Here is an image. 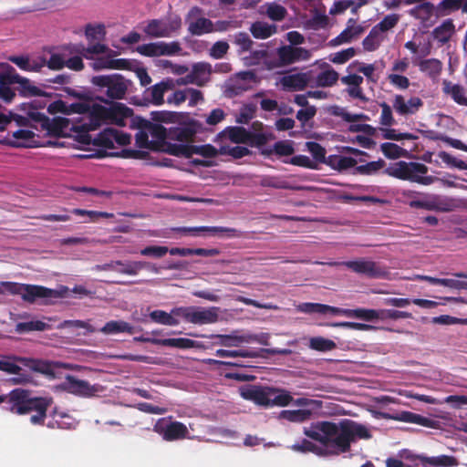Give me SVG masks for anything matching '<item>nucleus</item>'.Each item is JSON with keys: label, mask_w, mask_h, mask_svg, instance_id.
<instances>
[{"label": "nucleus", "mask_w": 467, "mask_h": 467, "mask_svg": "<svg viewBox=\"0 0 467 467\" xmlns=\"http://www.w3.org/2000/svg\"><path fill=\"white\" fill-rule=\"evenodd\" d=\"M93 100H79L78 102L67 104V102L59 100L57 101L55 105L59 111L67 115L72 113L85 114L90 109V103Z\"/></svg>", "instance_id": "33"}, {"label": "nucleus", "mask_w": 467, "mask_h": 467, "mask_svg": "<svg viewBox=\"0 0 467 467\" xmlns=\"http://www.w3.org/2000/svg\"><path fill=\"white\" fill-rule=\"evenodd\" d=\"M191 71L196 80V86L203 87L210 81L212 66L207 62H198L192 65Z\"/></svg>", "instance_id": "36"}, {"label": "nucleus", "mask_w": 467, "mask_h": 467, "mask_svg": "<svg viewBox=\"0 0 467 467\" xmlns=\"http://www.w3.org/2000/svg\"><path fill=\"white\" fill-rule=\"evenodd\" d=\"M188 30L192 36H202L203 34L211 33L214 29L213 24L210 19L200 17L189 25Z\"/></svg>", "instance_id": "46"}, {"label": "nucleus", "mask_w": 467, "mask_h": 467, "mask_svg": "<svg viewBox=\"0 0 467 467\" xmlns=\"http://www.w3.org/2000/svg\"><path fill=\"white\" fill-rule=\"evenodd\" d=\"M70 213L75 215H78V216H88L89 222H93V223L98 222L101 218L109 219V218L114 217V214L110 213L99 212V211H88V210H84V209H79V208L73 209Z\"/></svg>", "instance_id": "55"}, {"label": "nucleus", "mask_w": 467, "mask_h": 467, "mask_svg": "<svg viewBox=\"0 0 467 467\" xmlns=\"http://www.w3.org/2000/svg\"><path fill=\"white\" fill-rule=\"evenodd\" d=\"M455 278H462L464 280H458L454 278H444L443 286L454 290H467V273L456 272L451 274Z\"/></svg>", "instance_id": "52"}, {"label": "nucleus", "mask_w": 467, "mask_h": 467, "mask_svg": "<svg viewBox=\"0 0 467 467\" xmlns=\"http://www.w3.org/2000/svg\"><path fill=\"white\" fill-rule=\"evenodd\" d=\"M362 31L361 26H348L333 41L336 44L349 43L354 37L359 36Z\"/></svg>", "instance_id": "59"}, {"label": "nucleus", "mask_w": 467, "mask_h": 467, "mask_svg": "<svg viewBox=\"0 0 467 467\" xmlns=\"http://www.w3.org/2000/svg\"><path fill=\"white\" fill-rule=\"evenodd\" d=\"M65 49L68 50L69 54H80L86 58H91L90 55L104 54L108 51L109 47L104 44L96 43L88 47L82 44L69 45L65 47Z\"/></svg>", "instance_id": "28"}, {"label": "nucleus", "mask_w": 467, "mask_h": 467, "mask_svg": "<svg viewBox=\"0 0 467 467\" xmlns=\"http://www.w3.org/2000/svg\"><path fill=\"white\" fill-rule=\"evenodd\" d=\"M22 364L31 371L54 378L56 369L67 368L68 365L58 361H48L40 358H22L15 355L4 356L0 359V370L7 374L17 375L16 383H26L30 381V376L24 374L23 368L18 365Z\"/></svg>", "instance_id": "3"}, {"label": "nucleus", "mask_w": 467, "mask_h": 467, "mask_svg": "<svg viewBox=\"0 0 467 467\" xmlns=\"http://www.w3.org/2000/svg\"><path fill=\"white\" fill-rule=\"evenodd\" d=\"M150 318L161 325L165 326H177L179 325V320L172 317L171 312L167 313L164 310H154L150 313Z\"/></svg>", "instance_id": "51"}, {"label": "nucleus", "mask_w": 467, "mask_h": 467, "mask_svg": "<svg viewBox=\"0 0 467 467\" xmlns=\"http://www.w3.org/2000/svg\"><path fill=\"white\" fill-rule=\"evenodd\" d=\"M135 143L137 147L140 149H148L154 151H157L159 150L160 144L158 142L150 140L149 132L141 128L140 130L135 136Z\"/></svg>", "instance_id": "54"}, {"label": "nucleus", "mask_w": 467, "mask_h": 467, "mask_svg": "<svg viewBox=\"0 0 467 467\" xmlns=\"http://www.w3.org/2000/svg\"><path fill=\"white\" fill-rule=\"evenodd\" d=\"M174 88V82L171 79H166L161 81L153 85L152 87L147 88L144 92V96L148 99L153 105L160 106L164 103V93L168 90H171Z\"/></svg>", "instance_id": "18"}, {"label": "nucleus", "mask_w": 467, "mask_h": 467, "mask_svg": "<svg viewBox=\"0 0 467 467\" xmlns=\"http://www.w3.org/2000/svg\"><path fill=\"white\" fill-rule=\"evenodd\" d=\"M250 31L255 38L265 39L276 32V26L258 21L252 24Z\"/></svg>", "instance_id": "48"}, {"label": "nucleus", "mask_w": 467, "mask_h": 467, "mask_svg": "<svg viewBox=\"0 0 467 467\" xmlns=\"http://www.w3.org/2000/svg\"><path fill=\"white\" fill-rule=\"evenodd\" d=\"M454 32L455 26L452 19L449 18L433 29L432 36L442 46L450 41Z\"/></svg>", "instance_id": "34"}, {"label": "nucleus", "mask_w": 467, "mask_h": 467, "mask_svg": "<svg viewBox=\"0 0 467 467\" xmlns=\"http://www.w3.org/2000/svg\"><path fill=\"white\" fill-rule=\"evenodd\" d=\"M385 418L401 422L414 423L423 427H431L433 424V420L430 418L405 410L397 412L393 415H386Z\"/></svg>", "instance_id": "26"}, {"label": "nucleus", "mask_w": 467, "mask_h": 467, "mask_svg": "<svg viewBox=\"0 0 467 467\" xmlns=\"http://www.w3.org/2000/svg\"><path fill=\"white\" fill-rule=\"evenodd\" d=\"M133 115V110L119 102H112L109 107V122L119 127L126 125V119Z\"/></svg>", "instance_id": "23"}, {"label": "nucleus", "mask_w": 467, "mask_h": 467, "mask_svg": "<svg viewBox=\"0 0 467 467\" xmlns=\"http://www.w3.org/2000/svg\"><path fill=\"white\" fill-rule=\"evenodd\" d=\"M428 171L429 167L423 163L399 161L387 167L383 171V173L401 181H408L427 186L438 180L437 177L426 175Z\"/></svg>", "instance_id": "5"}, {"label": "nucleus", "mask_w": 467, "mask_h": 467, "mask_svg": "<svg viewBox=\"0 0 467 467\" xmlns=\"http://www.w3.org/2000/svg\"><path fill=\"white\" fill-rule=\"evenodd\" d=\"M157 151L165 152L175 157L190 158V144H178L167 141L159 144Z\"/></svg>", "instance_id": "39"}, {"label": "nucleus", "mask_w": 467, "mask_h": 467, "mask_svg": "<svg viewBox=\"0 0 467 467\" xmlns=\"http://www.w3.org/2000/svg\"><path fill=\"white\" fill-rule=\"evenodd\" d=\"M304 434L318 441L323 447L304 439L290 448L295 451L313 452L318 456L339 455L348 452L351 444L358 439L371 438V433L365 425L348 419L341 420L337 423L328 420L314 422L310 428H304Z\"/></svg>", "instance_id": "1"}, {"label": "nucleus", "mask_w": 467, "mask_h": 467, "mask_svg": "<svg viewBox=\"0 0 467 467\" xmlns=\"http://www.w3.org/2000/svg\"><path fill=\"white\" fill-rule=\"evenodd\" d=\"M89 115V123L84 124L88 130H95L103 122L109 121V108L100 104L90 103V109L88 111Z\"/></svg>", "instance_id": "19"}, {"label": "nucleus", "mask_w": 467, "mask_h": 467, "mask_svg": "<svg viewBox=\"0 0 467 467\" xmlns=\"http://www.w3.org/2000/svg\"><path fill=\"white\" fill-rule=\"evenodd\" d=\"M240 394L244 400L264 407H285L293 401L289 391L272 387L247 385L240 388Z\"/></svg>", "instance_id": "4"}, {"label": "nucleus", "mask_w": 467, "mask_h": 467, "mask_svg": "<svg viewBox=\"0 0 467 467\" xmlns=\"http://www.w3.org/2000/svg\"><path fill=\"white\" fill-rule=\"evenodd\" d=\"M386 166V161L382 159L367 162L366 164L355 166V173L361 175H374Z\"/></svg>", "instance_id": "50"}, {"label": "nucleus", "mask_w": 467, "mask_h": 467, "mask_svg": "<svg viewBox=\"0 0 467 467\" xmlns=\"http://www.w3.org/2000/svg\"><path fill=\"white\" fill-rule=\"evenodd\" d=\"M380 150L384 156L390 160H396L406 154V150L392 142H384L380 145Z\"/></svg>", "instance_id": "53"}, {"label": "nucleus", "mask_w": 467, "mask_h": 467, "mask_svg": "<svg viewBox=\"0 0 467 467\" xmlns=\"http://www.w3.org/2000/svg\"><path fill=\"white\" fill-rule=\"evenodd\" d=\"M12 84H14V82L10 69L5 67V70H2L0 76V99L7 103L11 102L16 96L15 90L10 88Z\"/></svg>", "instance_id": "35"}, {"label": "nucleus", "mask_w": 467, "mask_h": 467, "mask_svg": "<svg viewBox=\"0 0 467 467\" xmlns=\"http://www.w3.org/2000/svg\"><path fill=\"white\" fill-rule=\"evenodd\" d=\"M22 109L25 111L30 119V128L43 130L45 125L47 124V116L42 112H39L36 108L33 107L32 104H23Z\"/></svg>", "instance_id": "30"}, {"label": "nucleus", "mask_w": 467, "mask_h": 467, "mask_svg": "<svg viewBox=\"0 0 467 467\" xmlns=\"http://www.w3.org/2000/svg\"><path fill=\"white\" fill-rule=\"evenodd\" d=\"M378 320L412 318L411 313L395 309H378Z\"/></svg>", "instance_id": "61"}, {"label": "nucleus", "mask_w": 467, "mask_h": 467, "mask_svg": "<svg viewBox=\"0 0 467 467\" xmlns=\"http://www.w3.org/2000/svg\"><path fill=\"white\" fill-rule=\"evenodd\" d=\"M140 127L146 130L152 137V141L158 143H165L168 139V130L160 123H152L150 120L143 119L140 121Z\"/></svg>", "instance_id": "31"}, {"label": "nucleus", "mask_w": 467, "mask_h": 467, "mask_svg": "<svg viewBox=\"0 0 467 467\" xmlns=\"http://www.w3.org/2000/svg\"><path fill=\"white\" fill-rule=\"evenodd\" d=\"M156 343H159V346L171 347L181 349L200 348L202 346L200 342L186 337L161 338V340H156Z\"/></svg>", "instance_id": "41"}, {"label": "nucleus", "mask_w": 467, "mask_h": 467, "mask_svg": "<svg viewBox=\"0 0 467 467\" xmlns=\"http://www.w3.org/2000/svg\"><path fill=\"white\" fill-rule=\"evenodd\" d=\"M56 296H57V292L54 289L42 285L25 284L21 297L24 301L32 304L40 298H51Z\"/></svg>", "instance_id": "17"}, {"label": "nucleus", "mask_w": 467, "mask_h": 467, "mask_svg": "<svg viewBox=\"0 0 467 467\" xmlns=\"http://www.w3.org/2000/svg\"><path fill=\"white\" fill-rule=\"evenodd\" d=\"M378 310L367 308L349 309L348 318H358L367 322L378 320Z\"/></svg>", "instance_id": "57"}, {"label": "nucleus", "mask_w": 467, "mask_h": 467, "mask_svg": "<svg viewBox=\"0 0 467 467\" xmlns=\"http://www.w3.org/2000/svg\"><path fill=\"white\" fill-rule=\"evenodd\" d=\"M196 121H192L189 125L175 126L168 130V139L171 140H178L180 142L190 143L192 142L197 132L193 126Z\"/></svg>", "instance_id": "22"}, {"label": "nucleus", "mask_w": 467, "mask_h": 467, "mask_svg": "<svg viewBox=\"0 0 467 467\" xmlns=\"http://www.w3.org/2000/svg\"><path fill=\"white\" fill-rule=\"evenodd\" d=\"M57 389L85 398L95 396L101 390V387L99 385H91L88 381L79 379L72 375H67L64 380L57 386Z\"/></svg>", "instance_id": "9"}, {"label": "nucleus", "mask_w": 467, "mask_h": 467, "mask_svg": "<svg viewBox=\"0 0 467 467\" xmlns=\"http://www.w3.org/2000/svg\"><path fill=\"white\" fill-rule=\"evenodd\" d=\"M118 266H119V268H117V272L129 275H136L142 269H147L156 274L159 273V268L156 265L146 261H121V265H118Z\"/></svg>", "instance_id": "24"}, {"label": "nucleus", "mask_w": 467, "mask_h": 467, "mask_svg": "<svg viewBox=\"0 0 467 467\" xmlns=\"http://www.w3.org/2000/svg\"><path fill=\"white\" fill-rule=\"evenodd\" d=\"M338 73L332 67H328L317 74L315 82L310 87H332L338 80Z\"/></svg>", "instance_id": "42"}, {"label": "nucleus", "mask_w": 467, "mask_h": 467, "mask_svg": "<svg viewBox=\"0 0 467 467\" xmlns=\"http://www.w3.org/2000/svg\"><path fill=\"white\" fill-rule=\"evenodd\" d=\"M182 26V19L178 16H170L165 19H151L144 27L143 32L154 38L170 37Z\"/></svg>", "instance_id": "7"}, {"label": "nucleus", "mask_w": 467, "mask_h": 467, "mask_svg": "<svg viewBox=\"0 0 467 467\" xmlns=\"http://www.w3.org/2000/svg\"><path fill=\"white\" fill-rule=\"evenodd\" d=\"M256 80L257 76L252 70L238 72L234 77L230 89L233 90L235 95H238L249 89L251 88L250 83H255Z\"/></svg>", "instance_id": "25"}, {"label": "nucleus", "mask_w": 467, "mask_h": 467, "mask_svg": "<svg viewBox=\"0 0 467 467\" xmlns=\"http://www.w3.org/2000/svg\"><path fill=\"white\" fill-rule=\"evenodd\" d=\"M173 230L182 235L191 236L218 235L229 238L242 236V233L237 229L223 226L177 227Z\"/></svg>", "instance_id": "12"}, {"label": "nucleus", "mask_w": 467, "mask_h": 467, "mask_svg": "<svg viewBox=\"0 0 467 467\" xmlns=\"http://www.w3.org/2000/svg\"><path fill=\"white\" fill-rule=\"evenodd\" d=\"M219 319V307L211 306L209 308L192 307L191 323L196 325H205L216 323Z\"/></svg>", "instance_id": "21"}, {"label": "nucleus", "mask_w": 467, "mask_h": 467, "mask_svg": "<svg viewBox=\"0 0 467 467\" xmlns=\"http://www.w3.org/2000/svg\"><path fill=\"white\" fill-rule=\"evenodd\" d=\"M223 133H225L229 140L234 143H246L251 140L253 137L256 138L258 144H263L265 141L264 135H254L245 128L239 126L228 127L223 130Z\"/></svg>", "instance_id": "20"}, {"label": "nucleus", "mask_w": 467, "mask_h": 467, "mask_svg": "<svg viewBox=\"0 0 467 467\" xmlns=\"http://www.w3.org/2000/svg\"><path fill=\"white\" fill-rule=\"evenodd\" d=\"M423 105V100L420 98L413 96L406 99L401 94H396L392 101L395 112L404 117L415 115Z\"/></svg>", "instance_id": "14"}, {"label": "nucleus", "mask_w": 467, "mask_h": 467, "mask_svg": "<svg viewBox=\"0 0 467 467\" xmlns=\"http://www.w3.org/2000/svg\"><path fill=\"white\" fill-rule=\"evenodd\" d=\"M3 409L16 414L26 415L34 412L30 422L34 425H43L47 411L52 404L51 398L32 397L29 390L15 389L5 395Z\"/></svg>", "instance_id": "2"}, {"label": "nucleus", "mask_w": 467, "mask_h": 467, "mask_svg": "<svg viewBox=\"0 0 467 467\" xmlns=\"http://www.w3.org/2000/svg\"><path fill=\"white\" fill-rule=\"evenodd\" d=\"M171 419V417L159 419L153 426V431L166 441L185 439L189 434L186 425L181 421H172Z\"/></svg>", "instance_id": "8"}, {"label": "nucleus", "mask_w": 467, "mask_h": 467, "mask_svg": "<svg viewBox=\"0 0 467 467\" xmlns=\"http://www.w3.org/2000/svg\"><path fill=\"white\" fill-rule=\"evenodd\" d=\"M309 82L310 79L308 76L305 73H297L285 76L282 79V84L284 85V87L295 90L305 89L307 86H310Z\"/></svg>", "instance_id": "38"}, {"label": "nucleus", "mask_w": 467, "mask_h": 467, "mask_svg": "<svg viewBox=\"0 0 467 467\" xmlns=\"http://www.w3.org/2000/svg\"><path fill=\"white\" fill-rule=\"evenodd\" d=\"M420 70L431 78H436L442 69V63L437 58L420 60L418 63Z\"/></svg>", "instance_id": "47"}, {"label": "nucleus", "mask_w": 467, "mask_h": 467, "mask_svg": "<svg viewBox=\"0 0 467 467\" xmlns=\"http://www.w3.org/2000/svg\"><path fill=\"white\" fill-rule=\"evenodd\" d=\"M193 154H198L204 158H214L217 156L218 150L211 144L190 145V158Z\"/></svg>", "instance_id": "62"}, {"label": "nucleus", "mask_w": 467, "mask_h": 467, "mask_svg": "<svg viewBox=\"0 0 467 467\" xmlns=\"http://www.w3.org/2000/svg\"><path fill=\"white\" fill-rule=\"evenodd\" d=\"M418 459L423 465L430 464L431 466H442V467H456L459 465V461L452 455L441 454L438 456H424L417 455Z\"/></svg>", "instance_id": "27"}, {"label": "nucleus", "mask_w": 467, "mask_h": 467, "mask_svg": "<svg viewBox=\"0 0 467 467\" xmlns=\"http://www.w3.org/2000/svg\"><path fill=\"white\" fill-rule=\"evenodd\" d=\"M114 136L115 135L113 132V128H107L99 134V136L95 140L96 144L105 147L107 149H114L115 148Z\"/></svg>", "instance_id": "63"}, {"label": "nucleus", "mask_w": 467, "mask_h": 467, "mask_svg": "<svg viewBox=\"0 0 467 467\" xmlns=\"http://www.w3.org/2000/svg\"><path fill=\"white\" fill-rule=\"evenodd\" d=\"M276 54L278 57L276 67H285L310 57V52L307 49L293 46H282L276 49Z\"/></svg>", "instance_id": "13"}, {"label": "nucleus", "mask_w": 467, "mask_h": 467, "mask_svg": "<svg viewBox=\"0 0 467 467\" xmlns=\"http://www.w3.org/2000/svg\"><path fill=\"white\" fill-rule=\"evenodd\" d=\"M326 164L334 170L343 171L357 165V161L352 157L341 155H329L327 159Z\"/></svg>", "instance_id": "40"}, {"label": "nucleus", "mask_w": 467, "mask_h": 467, "mask_svg": "<svg viewBox=\"0 0 467 467\" xmlns=\"http://www.w3.org/2000/svg\"><path fill=\"white\" fill-rule=\"evenodd\" d=\"M312 410L308 409L287 410L280 412V418L291 422H304L311 419Z\"/></svg>", "instance_id": "44"}, {"label": "nucleus", "mask_w": 467, "mask_h": 467, "mask_svg": "<svg viewBox=\"0 0 467 467\" xmlns=\"http://www.w3.org/2000/svg\"><path fill=\"white\" fill-rule=\"evenodd\" d=\"M5 68L10 69L13 82L18 85L16 90L22 97H37L43 95V91L39 88L32 85L28 78L21 77L12 66L6 65Z\"/></svg>", "instance_id": "16"}, {"label": "nucleus", "mask_w": 467, "mask_h": 467, "mask_svg": "<svg viewBox=\"0 0 467 467\" xmlns=\"http://www.w3.org/2000/svg\"><path fill=\"white\" fill-rule=\"evenodd\" d=\"M69 119L63 117H56L49 119L47 117V124L45 125L42 131H47L48 135L52 136H64L67 130H69Z\"/></svg>", "instance_id": "29"}, {"label": "nucleus", "mask_w": 467, "mask_h": 467, "mask_svg": "<svg viewBox=\"0 0 467 467\" xmlns=\"http://www.w3.org/2000/svg\"><path fill=\"white\" fill-rule=\"evenodd\" d=\"M382 39L381 34L372 27L368 35L363 39V47L366 51H374L379 47Z\"/></svg>", "instance_id": "56"}, {"label": "nucleus", "mask_w": 467, "mask_h": 467, "mask_svg": "<svg viewBox=\"0 0 467 467\" xmlns=\"http://www.w3.org/2000/svg\"><path fill=\"white\" fill-rule=\"evenodd\" d=\"M433 5L429 2L421 3L410 10V15L419 19H428L433 13Z\"/></svg>", "instance_id": "64"}, {"label": "nucleus", "mask_w": 467, "mask_h": 467, "mask_svg": "<svg viewBox=\"0 0 467 467\" xmlns=\"http://www.w3.org/2000/svg\"><path fill=\"white\" fill-rule=\"evenodd\" d=\"M49 326L40 320H32L28 322H20L16 326V331L18 333L29 332V331H44Z\"/></svg>", "instance_id": "60"}, {"label": "nucleus", "mask_w": 467, "mask_h": 467, "mask_svg": "<svg viewBox=\"0 0 467 467\" xmlns=\"http://www.w3.org/2000/svg\"><path fill=\"white\" fill-rule=\"evenodd\" d=\"M331 265H344L356 274L367 276L368 278H381L387 275V270L381 267L378 263L365 259L335 262Z\"/></svg>", "instance_id": "11"}, {"label": "nucleus", "mask_w": 467, "mask_h": 467, "mask_svg": "<svg viewBox=\"0 0 467 467\" xmlns=\"http://www.w3.org/2000/svg\"><path fill=\"white\" fill-rule=\"evenodd\" d=\"M90 83L97 91L104 92L112 100H118L125 98L130 81L120 74H109L93 76Z\"/></svg>", "instance_id": "6"}, {"label": "nucleus", "mask_w": 467, "mask_h": 467, "mask_svg": "<svg viewBox=\"0 0 467 467\" xmlns=\"http://www.w3.org/2000/svg\"><path fill=\"white\" fill-rule=\"evenodd\" d=\"M209 337L219 338L220 344L224 347H238L242 343H249L254 339L252 335L232 336V335H211Z\"/></svg>", "instance_id": "45"}, {"label": "nucleus", "mask_w": 467, "mask_h": 467, "mask_svg": "<svg viewBox=\"0 0 467 467\" xmlns=\"http://www.w3.org/2000/svg\"><path fill=\"white\" fill-rule=\"evenodd\" d=\"M308 347L316 351L327 352L337 348V344L323 337H314L309 339Z\"/></svg>", "instance_id": "49"}, {"label": "nucleus", "mask_w": 467, "mask_h": 467, "mask_svg": "<svg viewBox=\"0 0 467 467\" xmlns=\"http://www.w3.org/2000/svg\"><path fill=\"white\" fill-rule=\"evenodd\" d=\"M410 206L416 209L447 213L454 210L458 204L455 199L441 195H431L421 200L410 201Z\"/></svg>", "instance_id": "10"}, {"label": "nucleus", "mask_w": 467, "mask_h": 467, "mask_svg": "<svg viewBox=\"0 0 467 467\" xmlns=\"http://www.w3.org/2000/svg\"><path fill=\"white\" fill-rule=\"evenodd\" d=\"M332 114L334 116L341 118L343 120L349 122V123L369 119V118L363 113L352 114V113L348 112V110H346L344 108H340V107H335L334 109L332 110Z\"/></svg>", "instance_id": "58"}, {"label": "nucleus", "mask_w": 467, "mask_h": 467, "mask_svg": "<svg viewBox=\"0 0 467 467\" xmlns=\"http://www.w3.org/2000/svg\"><path fill=\"white\" fill-rule=\"evenodd\" d=\"M99 331L105 335H112L118 333H134V327L123 320H111L107 322Z\"/></svg>", "instance_id": "37"}, {"label": "nucleus", "mask_w": 467, "mask_h": 467, "mask_svg": "<svg viewBox=\"0 0 467 467\" xmlns=\"http://www.w3.org/2000/svg\"><path fill=\"white\" fill-rule=\"evenodd\" d=\"M443 91L449 94L457 104L467 106V97L464 95L462 87L459 84H452L450 81L444 80Z\"/></svg>", "instance_id": "43"}, {"label": "nucleus", "mask_w": 467, "mask_h": 467, "mask_svg": "<svg viewBox=\"0 0 467 467\" xmlns=\"http://www.w3.org/2000/svg\"><path fill=\"white\" fill-rule=\"evenodd\" d=\"M286 350L276 348H247L239 350L217 349L215 356L219 358H266L267 355L285 354Z\"/></svg>", "instance_id": "15"}, {"label": "nucleus", "mask_w": 467, "mask_h": 467, "mask_svg": "<svg viewBox=\"0 0 467 467\" xmlns=\"http://www.w3.org/2000/svg\"><path fill=\"white\" fill-rule=\"evenodd\" d=\"M168 253L171 255L188 256H215L220 254L221 251L217 248H184V247H172L169 249Z\"/></svg>", "instance_id": "32"}]
</instances>
